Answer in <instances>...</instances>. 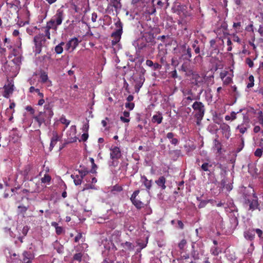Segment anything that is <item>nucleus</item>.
<instances>
[{
	"label": "nucleus",
	"mask_w": 263,
	"mask_h": 263,
	"mask_svg": "<svg viewBox=\"0 0 263 263\" xmlns=\"http://www.w3.org/2000/svg\"><path fill=\"white\" fill-rule=\"evenodd\" d=\"M196 164L200 166L199 170L201 173H206L209 176H212L214 175V172L216 169H220V175L226 174L227 171L221 163L211 161L208 157L205 160L200 161L199 159L196 160Z\"/></svg>",
	"instance_id": "f257e3e1"
},
{
	"label": "nucleus",
	"mask_w": 263,
	"mask_h": 263,
	"mask_svg": "<svg viewBox=\"0 0 263 263\" xmlns=\"http://www.w3.org/2000/svg\"><path fill=\"white\" fill-rule=\"evenodd\" d=\"M133 45L135 47L136 54L138 55L141 54H146L151 48L147 39L144 36L139 37L133 42Z\"/></svg>",
	"instance_id": "f03ea898"
},
{
	"label": "nucleus",
	"mask_w": 263,
	"mask_h": 263,
	"mask_svg": "<svg viewBox=\"0 0 263 263\" xmlns=\"http://www.w3.org/2000/svg\"><path fill=\"white\" fill-rule=\"evenodd\" d=\"M192 107L194 110V116L198 123L202 120L204 116L205 111L204 105L201 102L196 101L193 103Z\"/></svg>",
	"instance_id": "7ed1b4c3"
},
{
	"label": "nucleus",
	"mask_w": 263,
	"mask_h": 263,
	"mask_svg": "<svg viewBox=\"0 0 263 263\" xmlns=\"http://www.w3.org/2000/svg\"><path fill=\"white\" fill-rule=\"evenodd\" d=\"M175 52L180 54V57L183 60L190 61L192 57L191 48L184 43L180 45L177 48L174 49Z\"/></svg>",
	"instance_id": "20e7f679"
},
{
	"label": "nucleus",
	"mask_w": 263,
	"mask_h": 263,
	"mask_svg": "<svg viewBox=\"0 0 263 263\" xmlns=\"http://www.w3.org/2000/svg\"><path fill=\"white\" fill-rule=\"evenodd\" d=\"M45 111L40 112L39 114L34 117L35 120L38 123L40 126L45 122L46 118L50 119L53 115V111L48 106H45Z\"/></svg>",
	"instance_id": "39448f33"
},
{
	"label": "nucleus",
	"mask_w": 263,
	"mask_h": 263,
	"mask_svg": "<svg viewBox=\"0 0 263 263\" xmlns=\"http://www.w3.org/2000/svg\"><path fill=\"white\" fill-rule=\"evenodd\" d=\"M245 204L246 206H249L248 210L252 211L256 209L261 211V210L263 209L259 206L258 202L257 197L255 194H254L252 197L246 200Z\"/></svg>",
	"instance_id": "423d86ee"
},
{
	"label": "nucleus",
	"mask_w": 263,
	"mask_h": 263,
	"mask_svg": "<svg viewBox=\"0 0 263 263\" xmlns=\"http://www.w3.org/2000/svg\"><path fill=\"white\" fill-rule=\"evenodd\" d=\"M116 26L118 28L116 31L114 32L111 34V37H113V40L111 41V44L112 45H115L120 41L121 35L122 33V24L120 22L116 23Z\"/></svg>",
	"instance_id": "0eeeda50"
},
{
	"label": "nucleus",
	"mask_w": 263,
	"mask_h": 263,
	"mask_svg": "<svg viewBox=\"0 0 263 263\" xmlns=\"http://www.w3.org/2000/svg\"><path fill=\"white\" fill-rule=\"evenodd\" d=\"M192 250L191 256L195 260L199 259L201 256L203 255L204 250L198 245L193 242L192 245Z\"/></svg>",
	"instance_id": "6e6552de"
},
{
	"label": "nucleus",
	"mask_w": 263,
	"mask_h": 263,
	"mask_svg": "<svg viewBox=\"0 0 263 263\" xmlns=\"http://www.w3.org/2000/svg\"><path fill=\"white\" fill-rule=\"evenodd\" d=\"M140 193V191L139 190L135 191L132 194L130 200L133 205L138 209L140 210L142 208L144 207V203L137 199V197L138 196Z\"/></svg>",
	"instance_id": "1a4fd4ad"
},
{
	"label": "nucleus",
	"mask_w": 263,
	"mask_h": 263,
	"mask_svg": "<svg viewBox=\"0 0 263 263\" xmlns=\"http://www.w3.org/2000/svg\"><path fill=\"white\" fill-rule=\"evenodd\" d=\"M250 126V119L247 116L244 115L242 122L236 127V129L238 130L241 134H243L247 131Z\"/></svg>",
	"instance_id": "9d476101"
},
{
	"label": "nucleus",
	"mask_w": 263,
	"mask_h": 263,
	"mask_svg": "<svg viewBox=\"0 0 263 263\" xmlns=\"http://www.w3.org/2000/svg\"><path fill=\"white\" fill-rule=\"evenodd\" d=\"M132 79L135 83V92L138 93L145 81V77L142 75H139L138 77H132Z\"/></svg>",
	"instance_id": "9b49d317"
},
{
	"label": "nucleus",
	"mask_w": 263,
	"mask_h": 263,
	"mask_svg": "<svg viewBox=\"0 0 263 263\" xmlns=\"http://www.w3.org/2000/svg\"><path fill=\"white\" fill-rule=\"evenodd\" d=\"M76 132L77 129L75 125L71 126L67 132L66 134L68 143H73L77 141Z\"/></svg>",
	"instance_id": "f8f14e48"
},
{
	"label": "nucleus",
	"mask_w": 263,
	"mask_h": 263,
	"mask_svg": "<svg viewBox=\"0 0 263 263\" xmlns=\"http://www.w3.org/2000/svg\"><path fill=\"white\" fill-rule=\"evenodd\" d=\"M64 18V12L61 9L57 10L55 14L52 17L51 20L54 22L58 26L61 25Z\"/></svg>",
	"instance_id": "ddd939ff"
},
{
	"label": "nucleus",
	"mask_w": 263,
	"mask_h": 263,
	"mask_svg": "<svg viewBox=\"0 0 263 263\" xmlns=\"http://www.w3.org/2000/svg\"><path fill=\"white\" fill-rule=\"evenodd\" d=\"M233 75L229 73L228 71H223L220 73V78L221 79L224 85H228L232 81Z\"/></svg>",
	"instance_id": "4468645a"
},
{
	"label": "nucleus",
	"mask_w": 263,
	"mask_h": 263,
	"mask_svg": "<svg viewBox=\"0 0 263 263\" xmlns=\"http://www.w3.org/2000/svg\"><path fill=\"white\" fill-rule=\"evenodd\" d=\"M110 151V157L111 160H118L121 157V151L118 146L111 147Z\"/></svg>",
	"instance_id": "2eb2a0df"
},
{
	"label": "nucleus",
	"mask_w": 263,
	"mask_h": 263,
	"mask_svg": "<svg viewBox=\"0 0 263 263\" xmlns=\"http://www.w3.org/2000/svg\"><path fill=\"white\" fill-rule=\"evenodd\" d=\"M79 40L77 37L70 39L66 45V49L70 52L73 51L79 44Z\"/></svg>",
	"instance_id": "dca6fc26"
},
{
	"label": "nucleus",
	"mask_w": 263,
	"mask_h": 263,
	"mask_svg": "<svg viewBox=\"0 0 263 263\" xmlns=\"http://www.w3.org/2000/svg\"><path fill=\"white\" fill-rule=\"evenodd\" d=\"M141 183L145 187L146 190L149 192L152 186V180H148L147 177L144 175L141 176Z\"/></svg>",
	"instance_id": "f3484780"
},
{
	"label": "nucleus",
	"mask_w": 263,
	"mask_h": 263,
	"mask_svg": "<svg viewBox=\"0 0 263 263\" xmlns=\"http://www.w3.org/2000/svg\"><path fill=\"white\" fill-rule=\"evenodd\" d=\"M212 214L215 216V223H216L217 227L222 228L223 226V218L220 215L219 213L217 211H213L212 212Z\"/></svg>",
	"instance_id": "a211bd4d"
},
{
	"label": "nucleus",
	"mask_w": 263,
	"mask_h": 263,
	"mask_svg": "<svg viewBox=\"0 0 263 263\" xmlns=\"http://www.w3.org/2000/svg\"><path fill=\"white\" fill-rule=\"evenodd\" d=\"M220 129L222 130V134L225 138L228 139L231 136L230 126L226 123H223L220 125Z\"/></svg>",
	"instance_id": "6ab92c4d"
},
{
	"label": "nucleus",
	"mask_w": 263,
	"mask_h": 263,
	"mask_svg": "<svg viewBox=\"0 0 263 263\" xmlns=\"http://www.w3.org/2000/svg\"><path fill=\"white\" fill-rule=\"evenodd\" d=\"M226 174L223 175H221V177L222 178L220 185L221 187L222 188H225L228 191H230L232 190L233 186L231 183H227V179L225 177Z\"/></svg>",
	"instance_id": "aec40b11"
},
{
	"label": "nucleus",
	"mask_w": 263,
	"mask_h": 263,
	"mask_svg": "<svg viewBox=\"0 0 263 263\" xmlns=\"http://www.w3.org/2000/svg\"><path fill=\"white\" fill-rule=\"evenodd\" d=\"M163 120L162 114L160 111H157L156 114L154 115L152 118V122L160 124Z\"/></svg>",
	"instance_id": "412c9836"
},
{
	"label": "nucleus",
	"mask_w": 263,
	"mask_h": 263,
	"mask_svg": "<svg viewBox=\"0 0 263 263\" xmlns=\"http://www.w3.org/2000/svg\"><path fill=\"white\" fill-rule=\"evenodd\" d=\"M14 85L11 84H9L8 85L4 87V92L3 96L6 98H8L10 95L13 93L14 90Z\"/></svg>",
	"instance_id": "4be33fe9"
},
{
	"label": "nucleus",
	"mask_w": 263,
	"mask_h": 263,
	"mask_svg": "<svg viewBox=\"0 0 263 263\" xmlns=\"http://www.w3.org/2000/svg\"><path fill=\"white\" fill-rule=\"evenodd\" d=\"M23 263H32L31 260L33 258L34 256L31 253L27 251H25L23 253Z\"/></svg>",
	"instance_id": "5701e85b"
},
{
	"label": "nucleus",
	"mask_w": 263,
	"mask_h": 263,
	"mask_svg": "<svg viewBox=\"0 0 263 263\" xmlns=\"http://www.w3.org/2000/svg\"><path fill=\"white\" fill-rule=\"evenodd\" d=\"M60 137L59 136L58 133L56 132H53L52 133V137L51 139L49 149L50 150L52 149L55 145L57 144V142L59 140Z\"/></svg>",
	"instance_id": "b1692460"
},
{
	"label": "nucleus",
	"mask_w": 263,
	"mask_h": 263,
	"mask_svg": "<svg viewBox=\"0 0 263 263\" xmlns=\"http://www.w3.org/2000/svg\"><path fill=\"white\" fill-rule=\"evenodd\" d=\"M243 236L246 239L251 241H253L255 238L253 229L245 231L243 232Z\"/></svg>",
	"instance_id": "393cba45"
},
{
	"label": "nucleus",
	"mask_w": 263,
	"mask_h": 263,
	"mask_svg": "<svg viewBox=\"0 0 263 263\" xmlns=\"http://www.w3.org/2000/svg\"><path fill=\"white\" fill-rule=\"evenodd\" d=\"M165 182L166 179L164 176L160 177L157 180L155 181L156 184L162 190H165L166 187L165 185Z\"/></svg>",
	"instance_id": "a878e982"
},
{
	"label": "nucleus",
	"mask_w": 263,
	"mask_h": 263,
	"mask_svg": "<svg viewBox=\"0 0 263 263\" xmlns=\"http://www.w3.org/2000/svg\"><path fill=\"white\" fill-rule=\"evenodd\" d=\"M203 81V79L198 74H193L192 77V83L196 85L200 86Z\"/></svg>",
	"instance_id": "bb28decb"
},
{
	"label": "nucleus",
	"mask_w": 263,
	"mask_h": 263,
	"mask_svg": "<svg viewBox=\"0 0 263 263\" xmlns=\"http://www.w3.org/2000/svg\"><path fill=\"white\" fill-rule=\"evenodd\" d=\"M40 79L42 83H47L48 86H49L51 84V82L48 80V74L46 72H41L40 74Z\"/></svg>",
	"instance_id": "cd10ccee"
},
{
	"label": "nucleus",
	"mask_w": 263,
	"mask_h": 263,
	"mask_svg": "<svg viewBox=\"0 0 263 263\" xmlns=\"http://www.w3.org/2000/svg\"><path fill=\"white\" fill-rule=\"evenodd\" d=\"M71 177L73 179L76 185H80L82 183L83 178L79 174H72Z\"/></svg>",
	"instance_id": "c85d7f7f"
},
{
	"label": "nucleus",
	"mask_w": 263,
	"mask_h": 263,
	"mask_svg": "<svg viewBox=\"0 0 263 263\" xmlns=\"http://www.w3.org/2000/svg\"><path fill=\"white\" fill-rule=\"evenodd\" d=\"M189 96L184 98L183 100L185 105H189L193 100H196V98L194 97L192 92H189Z\"/></svg>",
	"instance_id": "c756f323"
},
{
	"label": "nucleus",
	"mask_w": 263,
	"mask_h": 263,
	"mask_svg": "<svg viewBox=\"0 0 263 263\" xmlns=\"http://www.w3.org/2000/svg\"><path fill=\"white\" fill-rule=\"evenodd\" d=\"M121 246L125 250L131 251L134 249V245L133 243L128 241H126L121 243Z\"/></svg>",
	"instance_id": "7c9ffc66"
},
{
	"label": "nucleus",
	"mask_w": 263,
	"mask_h": 263,
	"mask_svg": "<svg viewBox=\"0 0 263 263\" xmlns=\"http://www.w3.org/2000/svg\"><path fill=\"white\" fill-rule=\"evenodd\" d=\"M33 41L34 43H37L42 45L43 43L45 42V39L43 34H39L34 36Z\"/></svg>",
	"instance_id": "2f4dec72"
},
{
	"label": "nucleus",
	"mask_w": 263,
	"mask_h": 263,
	"mask_svg": "<svg viewBox=\"0 0 263 263\" xmlns=\"http://www.w3.org/2000/svg\"><path fill=\"white\" fill-rule=\"evenodd\" d=\"M242 110V109H240L237 112H236L235 111H232L231 112V114L230 116L227 115L225 116V118H224L225 120L227 121H229V120L233 121V120H235L236 119V114L241 112Z\"/></svg>",
	"instance_id": "473e14b6"
},
{
	"label": "nucleus",
	"mask_w": 263,
	"mask_h": 263,
	"mask_svg": "<svg viewBox=\"0 0 263 263\" xmlns=\"http://www.w3.org/2000/svg\"><path fill=\"white\" fill-rule=\"evenodd\" d=\"M109 5L111 6L114 7L116 10L121 8L120 0H110Z\"/></svg>",
	"instance_id": "72a5a7b5"
},
{
	"label": "nucleus",
	"mask_w": 263,
	"mask_h": 263,
	"mask_svg": "<svg viewBox=\"0 0 263 263\" xmlns=\"http://www.w3.org/2000/svg\"><path fill=\"white\" fill-rule=\"evenodd\" d=\"M129 117V112L127 111H124L123 113V116L120 117V120L123 122L128 123L130 121Z\"/></svg>",
	"instance_id": "f704fd0d"
},
{
	"label": "nucleus",
	"mask_w": 263,
	"mask_h": 263,
	"mask_svg": "<svg viewBox=\"0 0 263 263\" xmlns=\"http://www.w3.org/2000/svg\"><path fill=\"white\" fill-rule=\"evenodd\" d=\"M58 26L55 24L54 22L51 19L49 22L47 23L46 26L45 27L49 29H53L55 31L57 30Z\"/></svg>",
	"instance_id": "c9c22d12"
},
{
	"label": "nucleus",
	"mask_w": 263,
	"mask_h": 263,
	"mask_svg": "<svg viewBox=\"0 0 263 263\" xmlns=\"http://www.w3.org/2000/svg\"><path fill=\"white\" fill-rule=\"evenodd\" d=\"M199 42L197 40H195L192 45V47L194 50L195 53L199 54L200 52V46L198 45Z\"/></svg>",
	"instance_id": "e433bc0d"
},
{
	"label": "nucleus",
	"mask_w": 263,
	"mask_h": 263,
	"mask_svg": "<svg viewBox=\"0 0 263 263\" xmlns=\"http://www.w3.org/2000/svg\"><path fill=\"white\" fill-rule=\"evenodd\" d=\"M64 42H61L55 47V51L57 54H61L62 53L63 51V45H64Z\"/></svg>",
	"instance_id": "4c0bfd02"
},
{
	"label": "nucleus",
	"mask_w": 263,
	"mask_h": 263,
	"mask_svg": "<svg viewBox=\"0 0 263 263\" xmlns=\"http://www.w3.org/2000/svg\"><path fill=\"white\" fill-rule=\"evenodd\" d=\"M148 238L147 237L144 242H141L140 241H137V244L138 246L140 247L139 250H137L138 252H140L142 249H144L146 247L147 244L148 243Z\"/></svg>",
	"instance_id": "58836bf2"
},
{
	"label": "nucleus",
	"mask_w": 263,
	"mask_h": 263,
	"mask_svg": "<svg viewBox=\"0 0 263 263\" xmlns=\"http://www.w3.org/2000/svg\"><path fill=\"white\" fill-rule=\"evenodd\" d=\"M214 150L216 151L217 153H220L221 147L220 143L217 140H214V146L213 147Z\"/></svg>",
	"instance_id": "ea45409f"
},
{
	"label": "nucleus",
	"mask_w": 263,
	"mask_h": 263,
	"mask_svg": "<svg viewBox=\"0 0 263 263\" xmlns=\"http://www.w3.org/2000/svg\"><path fill=\"white\" fill-rule=\"evenodd\" d=\"M254 233L255 232L258 237L259 238V243L261 241L262 238H263V232L260 229H253Z\"/></svg>",
	"instance_id": "a19ab883"
},
{
	"label": "nucleus",
	"mask_w": 263,
	"mask_h": 263,
	"mask_svg": "<svg viewBox=\"0 0 263 263\" xmlns=\"http://www.w3.org/2000/svg\"><path fill=\"white\" fill-rule=\"evenodd\" d=\"M51 179V177L47 174L44 175V177L41 179V182L43 183H49Z\"/></svg>",
	"instance_id": "79ce46f5"
},
{
	"label": "nucleus",
	"mask_w": 263,
	"mask_h": 263,
	"mask_svg": "<svg viewBox=\"0 0 263 263\" xmlns=\"http://www.w3.org/2000/svg\"><path fill=\"white\" fill-rule=\"evenodd\" d=\"M35 48L33 50L34 52L36 54H39L41 52V48L42 45L39 43H34Z\"/></svg>",
	"instance_id": "37998d69"
},
{
	"label": "nucleus",
	"mask_w": 263,
	"mask_h": 263,
	"mask_svg": "<svg viewBox=\"0 0 263 263\" xmlns=\"http://www.w3.org/2000/svg\"><path fill=\"white\" fill-rule=\"evenodd\" d=\"M35 48L33 50L34 52L36 54H39L41 52V48L42 45L39 43H34Z\"/></svg>",
	"instance_id": "c03bdc74"
},
{
	"label": "nucleus",
	"mask_w": 263,
	"mask_h": 263,
	"mask_svg": "<svg viewBox=\"0 0 263 263\" xmlns=\"http://www.w3.org/2000/svg\"><path fill=\"white\" fill-rule=\"evenodd\" d=\"M12 61L15 65L19 66L22 63V58L21 56L15 57Z\"/></svg>",
	"instance_id": "a18cd8bd"
},
{
	"label": "nucleus",
	"mask_w": 263,
	"mask_h": 263,
	"mask_svg": "<svg viewBox=\"0 0 263 263\" xmlns=\"http://www.w3.org/2000/svg\"><path fill=\"white\" fill-rule=\"evenodd\" d=\"M50 30L46 27H44L42 28V31L44 32L45 34L44 36H46L47 39H50Z\"/></svg>",
	"instance_id": "49530a36"
},
{
	"label": "nucleus",
	"mask_w": 263,
	"mask_h": 263,
	"mask_svg": "<svg viewBox=\"0 0 263 263\" xmlns=\"http://www.w3.org/2000/svg\"><path fill=\"white\" fill-rule=\"evenodd\" d=\"M80 240H81L82 242H84L85 241V239L83 237L81 233H79L74 238V241L76 242H79Z\"/></svg>",
	"instance_id": "de8ad7c7"
},
{
	"label": "nucleus",
	"mask_w": 263,
	"mask_h": 263,
	"mask_svg": "<svg viewBox=\"0 0 263 263\" xmlns=\"http://www.w3.org/2000/svg\"><path fill=\"white\" fill-rule=\"evenodd\" d=\"M249 82L247 84V87L248 88H251L254 85V77L252 76V75H251L249 77Z\"/></svg>",
	"instance_id": "09e8293b"
},
{
	"label": "nucleus",
	"mask_w": 263,
	"mask_h": 263,
	"mask_svg": "<svg viewBox=\"0 0 263 263\" xmlns=\"http://www.w3.org/2000/svg\"><path fill=\"white\" fill-rule=\"evenodd\" d=\"M18 213L24 214L28 210V207L24 205H19L18 206Z\"/></svg>",
	"instance_id": "8fccbe9b"
},
{
	"label": "nucleus",
	"mask_w": 263,
	"mask_h": 263,
	"mask_svg": "<svg viewBox=\"0 0 263 263\" xmlns=\"http://www.w3.org/2000/svg\"><path fill=\"white\" fill-rule=\"evenodd\" d=\"M263 154V149H262V148H258L256 149V151L254 152V155L256 157L260 158Z\"/></svg>",
	"instance_id": "3c124183"
},
{
	"label": "nucleus",
	"mask_w": 263,
	"mask_h": 263,
	"mask_svg": "<svg viewBox=\"0 0 263 263\" xmlns=\"http://www.w3.org/2000/svg\"><path fill=\"white\" fill-rule=\"evenodd\" d=\"M231 88L234 93L233 95L235 98L236 99L240 96L239 93L237 90V87L235 85H234L232 86Z\"/></svg>",
	"instance_id": "603ef678"
},
{
	"label": "nucleus",
	"mask_w": 263,
	"mask_h": 263,
	"mask_svg": "<svg viewBox=\"0 0 263 263\" xmlns=\"http://www.w3.org/2000/svg\"><path fill=\"white\" fill-rule=\"evenodd\" d=\"M60 121L61 123L65 124L66 127H67L70 124V121L67 120L64 116L61 117L60 119Z\"/></svg>",
	"instance_id": "864d4df0"
},
{
	"label": "nucleus",
	"mask_w": 263,
	"mask_h": 263,
	"mask_svg": "<svg viewBox=\"0 0 263 263\" xmlns=\"http://www.w3.org/2000/svg\"><path fill=\"white\" fill-rule=\"evenodd\" d=\"M125 54L128 58V60L130 62H134L136 61V58L134 55H132L129 52H126Z\"/></svg>",
	"instance_id": "5fc2aeb1"
},
{
	"label": "nucleus",
	"mask_w": 263,
	"mask_h": 263,
	"mask_svg": "<svg viewBox=\"0 0 263 263\" xmlns=\"http://www.w3.org/2000/svg\"><path fill=\"white\" fill-rule=\"evenodd\" d=\"M186 245V241L185 239H182L178 244V247L180 250H183Z\"/></svg>",
	"instance_id": "6e6d98bb"
},
{
	"label": "nucleus",
	"mask_w": 263,
	"mask_h": 263,
	"mask_svg": "<svg viewBox=\"0 0 263 263\" xmlns=\"http://www.w3.org/2000/svg\"><path fill=\"white\" fill-rule=\"evenodd\" d=\"M211 252L213 255L217 256L219 254L220 251L217 247H214L211 248Z\"/></svg>",
	"instance_id": "4d7b16f0"
},
{
	"label": "nucleus",
	"mask_w": 263,
	"mask_h": 263,
	"mask_svg": "<svg viewBox=\"0 0 263 263\" xmlns=\"http://www.w3.org/2000/svg\"><path fill=\"white\" fill-rule=\"evenodd\" d=\"M78 172L79 174L83 178L88 173V171L86 169L78 170Z\"/></svg>",
	"instance_id": "13d9d810"
},
{
	"label": "nucleus",
	"mask_w": 263,
	"mask_h": 263,
	"mask_svg": "<svg viewBox=\"0 0 263 263\" xmlns=\"http://www.w3.org/2000/svg\"><path fill=\"white\" fill-rule=\"evenodd\" d=\"M210 201V200H201L199 205L198 208H203L205 206V205L207 204L208 202Z\"/></svg>",
	"instance_id": "bf43d9fd"
},
{
	"label": "nucleus",
	"mask_w": 263,
	"mask_h": 263,
	"mask_svg": "<svg viewBox=\"0 0 263 263\" xmlns=\"http://www.w3.org/2000/svg\"><path fill=\"white\" fill-rule=\"evenodd\" d=\"M82 254L81 253H76L73 256V259L80 262L82 260Z\"/></svg>",
	"instance_id": "052dcab7"
},
{
	"label": "nucleus",
	"mask_w": 263,
	"mask_h": 263,
	"mask_svg": "<svg viewBox=\"0 0 263 263\" xmlns=\"http://www.w3.org/2000/svg\"><path fill=\"white\" fill-rule=\"evenodd\" d=\"M125 107L128 108L130 110H132L134 109L135 104L134 103L131 102H127L125 104Z\"/></svg>",
	"instance_id": "680f3d73"
},
{
	"label": "nucleus",
	"mask_w": 263,
	"mask_h": 263,
	"mask_svg": "<svg viewBox=\"0 0 263 263\" xmlns=\"http://www.w3.org/2000/svg\"><path fill=\"white\" fill-rule=\"evenodd\" d=\"M29 229V227L27 226H25L23 227L22 232L24 236H26L27 235Z\"/></svg>",
	"instance_id": "e2e57ef3"
},
{
	"label": "nucleus",
	"mask_w": 263,
	"mask_h": 263,
	"mask_svg": "<svg viewBox=\"0 0 263 263\" xmlns=\"http://www.w3.org/2000/svg\"><path fill=\"white\" fill-rule=\"evenodd\" d=\"M246 63H247V64H248L249 67L250 68L253 67L254 66V63H253V61L249 58L246 59Z\"/></svg>",
	"instance_id": "0e129e2a"
},
{
	"label": "nucleus",
	"mask_w": 263,
	"mask_h": 263,
	"mask_svg": "<svg viewBox=\"0 0 263 263\" xmlns=\"http://www.w3.org/2000/svg\"><path fill=\"white\" fill-rule=\"evenodd\" d=\"M161 65L158 63H153L152 69L154 70H159L161 68Z\"/></svg>",
	"instance_id": "69168bd1"
},
{
	"label": "nucleus",
	"mask_w": 263,
	"mask_h": 263,
	"mask_svg": "<svg viewBox=\"0 0 263 263\" xmlns=\"http://www.w3.org/2000/svg\"><path fill=\"white\" fill-rule=\"evenodd\" d=\"M56 233L58 235L61 234L63 232V229L62 227H57L55 229Z\"/></svg>",
	"instance_id": "338daca9"
},
{
	"label": "nucleus",
	"mask_w": 263,
	"mask_h": 263,
	"mask_svg": "<svg viewBox=\"0 0 263 263\" xmlns=\"http://www.w3.org/2000/svg\"><path fill=\"white\" fill-rule=\"evenodd\" d=\"M240 26H241L240 22L234 23L233 25V28L236 30L239 29Z\"/></svg>",
	"instance_id": "774afa93"
}]
</instances>
